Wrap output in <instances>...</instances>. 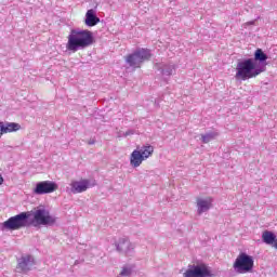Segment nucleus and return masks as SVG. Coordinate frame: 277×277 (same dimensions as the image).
<instances>
[{
	"mask_svg": "<svg viewBox=\"0 0 277 277\" xmlns=\"http://www.w3.org/2000/svg\"><path fill=\"white\" fill-rule=\"evenodd\" d=\"M273 247L275 250H277V239L275 238V241L273 242Z\"/></svg>",
	"mask_w": 277,
	"mask_h": 277,
	"instance_id": "412c9836",
	"label": "nucleus"
},
{
	"mask_svg": "<svg viewBox=\"0 0 277 277\" xmlns=\"http://www.w3.org/2000/svg\"><path fill=\"white\" fill-rule=\"evenodd\" d=\"M183 277H211V268L205 263L189 265Z\"/></svg>",
	"mask_w": 277,
	"mask_h": 277,
	"instance_id": "6e6552de",
	"label": "nucleus"
},
{
	"mask_svg": "<svg viewBox=\"0 0 277 277\" xmlns=\"http://www.w3.org/2000/svg\"><path fill=\"white\" fill-rule=\"evenodd\" d=\"M84 23L87 27H95V25H98V23H101V18L96 16V12H94V10L90 9L85 13Z\"/></svg>",
	"mask_w": 277,
	"mask_h": 277,
	"instance_id": "f8f14e48",
	"label": "nucleus"
},
{
	"mask_svg": "<svg viewBox=\"0 0 277 277\" xmlns=\"http://www.w3.org/2000/svg\"><path fill=\"white\" fill-rule=\"evenodd\" d=\"M233 267L238 274H250L254 269V259L252 255H248V253H239Z\"/></svg>",
	"mask_w": 277,
	"mask_h": 277,
	"instance_id": "39448f33",
	"label": "nucleus"
},
{
	"mask_svg": "<svg viewBox=\"0 0 277 277\" xmlns=\"http://www.w3.org/2000/svg\"><path fill=\"white\" fill-rule=\"evenodd\" d=\"M236 70V79L248 81V79H254V77H259L261 72H265V67H258L253 58H247L242 62H238Z\"/></svg>",
	"mask_w": 277,
	"mask_h": 277,
	"instance_id": "f03ea898",
	"label": "nucleus"
},
{
	"mask_svg": "<svg viewBox=\"0 0 277 277\" xmlns=\"http://www.w3.org/2000/svg\"><path fill=\"white\" fill-rule=\"evenodd\" d=\"M131 241H129V239L127 238H120L116 242L117 252H123L126 254H129V252L131 251Z\"/></svg>",
	"mask_w": 277,
	"mask_h": 277,
	"instance_id": "4468645a",
	"label": "nucleus"
},
{
	"mask_svg": "<svg viewBox=\"0 0 277 277\" xmlns=\"http://www.w3.org/2000/svg\"><path fill=\"white\" fill-rule=\"evenodd\" d=\"M150 50L140 49L133 54H129L128 56H126V62L129 64V66H132L133 68H140L143 62H147L148 60H150Z\"/></svg>",
	"mask_w": 277,
	"mask_h": 277,
	"instance_id": "423d86ee",
	"label": "nucleus"
},
{
	"mask_svg": "<svg viewBox=\"0 0 277 277\" xmlns=\"http://www.w3.org/2000/svg\"><path fill=\"white\" fill-rule=\"evenodd\" d=\"M217 133H208V134H203L201 135V141L203 144H209V142H211V140H214L216 137Z\"/></svg>",
	"mask_w": 277,
	"mask_h": 277,
	"instance_id": "a211bd4d",
	"label": "nucleus"
},
{
	"mask_svg": "<svg viewBox=\"0 0 277 277\" xmlns=\"http://www.w3.org/2000/svg\"><path fill=\"white\" fill-rule=\"evenodd\" d=\"M262 240L267 246H274V242L276 241V234L271 230H264L262 233Z\"/></svg>",
	"mask_w": 277,
	"mask_h": 277,
	"instance_id": "2eb2a0df",
	"label": "nucleus"
},
{
	"mask_svg": "<svg viewBox=\"0 0 277 277\" xmlns=\"http://www.w3.org/2000/svg\"><path fill=\"white\" fill-rule=\"evenodd\" d=\"M155 147L150 144H146L142 149H134L130 155V166L132 168H140L146 159L153 157Z\"/></svg>",
	"mask_w": 277,
	"mask_h": 277,
	"instance_id": "20e7f679",
	"label": "nucleus"
},
{
	"mask_svg": "<svg viewBox=\"0 0 277 277\" xmlns=\"http://www.w3.org/2000/svg\"><path fill=\"white\" fill-rule=\"evenodd\" d=\"M253 62H267V54L262 49L255 50Z\"/></svg>",
	"mask_w": 277,
	"mask_h": 277,
	"instance_id": "dca6fc26",
	"label": "nucleus"
},
{
	"mask_svg": "<svg viewBox=\"0 0 277 277\" xmlns=\"http://www.w3.org/2000/svg\"><path fill=\"white\" fill-rule=\"evenodd\" d=\"M58 186L55 182L52 181H43L37 183L34 194H37L38 196H42L44 194H53V192H57Z\"/></svg>",
	"mask_w": 277,
	"mask_h": 277,
	"instance_id": "1a4fd4ad",
	"label": "nucleus"
},
{
	"mask_svg": "<svg viewBox=\"0 0 277 277\" xmlns=\"http://www.w3.org/2000/svg\"><path fill=\"white\" fill-rule=\"evenodd\" d=\"M14 131H21V124L10 122L4 126V133H14Z\"/></svg>",
	"mask_w": 277,
	"mask_h": 277,
	"instance_id": "f3484780",
	"label": "nucleus"
},
{
	"mask_svg": "<svg viewBox=\"0 0 277 277\" xmlns=\"http://www.w3.org/2000/svg\"><path fill=\"white\" fill-rule=\"evenodd\" d=\"M0 185H3V176L0 175Z\"/></svg>",
	"mask_w": 277,
	"mask_h": 277,
	"instance_id": "4be33fe9",
	"label": "nucleus"
},
{
	"mask_svg": "<svg viewBox=\"0 0 277 277\" xmlns=\"http://www.w3.org/2000/svg\"><path fill=\"white\" fill-rule=\"evenodd\" d=\"M27 220H29V212H22L6 220L3 226L8 228V230H18L27 226Z\"/></svg>",
	"mask_w": 277,
	"mask_h": 277,
	"instance_id": "0eeeda50",
	"label": "nucleus"
},
{
	"mask_svg": "<svg viewBox=\"0 0 277 277\" xmlns=\"http://www.w3.org/2000/svg\"><path fill=\"white\" fill-rule=\"evenodd\" d=\"M94 44V36L90 30H71L67 37L66 49L71 53H77L79 49H87Z\"/></svg>",
	"mask_w": 277,
	"mask_h": 277,
	"instance_id": "f257e3e1",
	"label": "nucleus"
},
{
	"mask_svg": "<svg viewBox=\"0 0 277 277\" xmlns=\"http://www.w3.org/2000/svg\"><path fill=\"white\" fill-rule=\"evenodd\" d=\"M94 185H96L95 182H93V184L90 185V180L85 179L72 181L70 183L72 194H83V192H88V189H90V187H94Z\"/></svg>",
	"mask_w": 277,
	"mask_h": 277,
	"instance_id": "9d476101",
	"label": "nucleus"
},
{
	"mask_svg": "<svg viewBox=\"0 0 277 277\" xmlns=\"http://www.w3.org/2000/svg\"><path fill=\"white\" fill-rule=\"evenodd\" d=\"M4 133H5V126H3V122H0V137H2Z\"/></svg>",
	"mask_w": 277,
	"mask_h": 277,
	"instance_id": "aec40b11",
	"label": "nucleus"
},
{
	"mask_svg": "<svg viewBox=\"0 0 277 277\" xmlns=\"http://www.w3.org/2000/svg\"><path fill=\"white\" fill-rule=\"evenodd\" d=\"M28 213L29 217L31 216L32 226H53L57 222L55 216L44 207H37Z\"/></svg>",
	"mask_w": 277,
	"mask_h": 277,
	"instance_id": "7ed1b4c3",
	"label": "nucleus"
},
{
	"mask_svg": "<svg viewBox=\"0 0 277 277\" xmlns=\"http://www.w3.org/2000/svg\"><path fill=\"white\" fill-rule=\"evenodd\" d=\"M34 265V258L31 255H26L21 259L17 264V269L21 272H29Z\"/></svg>",
	"mask_w": 277,
	"mask_h": 277,
	"instance_id": "ddd939ff",
	"label": "nucleus"
},
{
	"mask_svg": "<svg viewBox=\"0 0 277 277\" xmlns=\"http://www.w3.org/2000/svg\"><path fill=\"white\" fill-rule=\"evenodd\" d=\"M131 274H133V268L131 267H123L120 272V276L123 277L131 276Z\"/></svg>",
	"mask_w": 277,
	"mask_h": 277,
	"instance_id": "6ab92c4d",
	"label": "nucleus"
},
{
	"mask_svg": "<svg viewBox=\"0 0 277 277\" xmlns=\"http://www.w3.org/2000/svg\"><path fill=\"white\" fill-rule=\"evenodd\" d=\"M213 205V198L207 197L206 199L198 198L197 199V207H198V213L201 215V213H205L206 211H209Z\"/></svg>",
	"mask_w": 277,
	"mask_h": 277,
	"instance_id": "9b49d317",
	"label": "nucleus"
}]
</instances>
